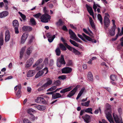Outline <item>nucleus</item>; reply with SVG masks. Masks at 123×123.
Wrapping results in <instances>:
<instances>
[{"instance_id": "0eeeda50", "label": "nucleus", "mask_w": 123, "mask_h": 123, "mask_svg": "<svg viewBox=\"0 0 123 123\" xmlns=\"http://www.w3.org/2000/svg\"><path fill=\"white\" fill-rule=\"evenodd\" d=\"M13 25L14 27L15 32L16 34L19 33L18 27L19 26V23L18 21L16 20H14L12 22Z\"/></svg>"}, {"instance_id": "338daca9", "label": "nucleus", "mask_w": 123, "mask_h": 123, "mask_svg": "<svg viewBox=\"0 0 123 123\" xmlns=\"http://www.w3.org/2000/svg\"><path fill=\"white\" fill-rule=\"evenodd\" d=\"M85 110H81L80 113V115L82 116L83 114H84L85 113Z\"/></svg>"}, {"instance_id": "aec40b11", "label": "nucleus", "mask_w": 123, "mask_h": 123, "mask_svg": "<svg viewBox=\"0 0 123 123\" xmlns=\"http://www.w3.org/2000/svg\"><path fill=\"white\" fill-rule=\"evenodd\" d=\"M82 117L87 123H88L90 122V117L88 115L86 114L85 115L84 117L83 116Z\"/></svg>"}, {"instance_id": "f03ea898", "label": "nucleus", "mask_w": 123, "mask_h": 123, "mask_svg": "<svg viewBox=\"0 0 123 123\" xmlns=\"http://www.w3.org/2000/svg\"><path fill=\"white\" fill-rule=\"evenodd\" d=\"M66 62L64 60V56L63 55H61L60 57L58 58L57 60V65L59 67H61L62 64L65 65Z\"/></svg>"}, {"instance_id": "09e8293b", "label": "nucleus", "mask_w": 123, "mask_h": 123, "mask_svg": "<svg viewBox=\"0 0 123 123\" xmlns=\"http://www.w3.org/2000/svg\"><path fill=\"white\" fill-rule=\"evenodd\" d=\"M18 13L20 15L22 18L24 20H25L26 18L25 15L19 12H18Z\"/></svg>"}, {"instance_id": "7ed1b4c3", "label": "nucleus", "mask_w": 123, "mask_h": 123, "mask_svg": "<svg viewBox=\"0 0 123 123\" xmlns=\"http://www.w3.org/2000/svg\"><path fill=\"white\" fill-rule=\"evenodd\" d=\"M82 35V36L79 34H78L77 35L82 40H84V38H85L89 41H91L92 42H94V43H96V41L95 40H92L91 38L87 36L84 33H83Z\"/></svg>"}, {"instance_id": "6e6d98bb", "label": "nucleus", "mask_w": 123, "mask_h": 123, "mask_svg": "<svg viewBox=\"0 0 123 123\" xmlns=\"http://www.w3.org/2000/svg\"><path fill=\"white\" fill-rule=\"evenodd\" d=\"M72 64V61L71 60H69L68 61L66 65L68 66H71Z\"/></svg>"}, {"instance_id": "412c9836", "label": "nucleus", "mask_w": 123, "mask_h": 123, "mask_svg": "<svg viewBox=\"0 0 123 123\" xmlns=\"http://www.w3.org/2000/svg\"><path fill=\"white\" fill-rule=\"evenodd\" d=\"M48 80L47 82L45 83L43 85V86L45 88L47 87L49 85H50L52 83V81L51 80L49 79Z\"/></svg>"}, {"instance_id": "5701e85b", "label": "nucleus", "mask_w": 123, "mask_h": 123, "mask_svg": "<svg viewBox=\"0 0 123 123\" xmlns=\"http://www.w3.org/2000/svg\"><path fill=\"white\" fill-rule=\"evenodd\" d=\"M85 89V88L84 87L82 88L80 91L79 93L78 94V95L76 98V99H78L81 96V95L83 93L84 90Z\"/></svg>"}, {"instance_id": "c85d7f7f", "label": "nucleus", "mask_w": 123, "mask_h": 123, "mask_svg": "<svg viewBox=\"0 0 123 123\" xmlns=\"http://www.w3.org/2000/svg\"><path fill=\"white\" fill-rule=\"evenodd\" d=\"M69 41L70 43L74 46L77 47H78L79 46L78 44L74 41L70 39L69 40Z\"/></svg>"}, {"instance_id": "0e129e2a", "label": "nucleus", "mask_w": 123, "mask_h": 123, "mask_svg": "<svg viewBox=\"0 0 123 123\" xmlns=\"http://www.w3.org/2000/svg\"><path fill=\"white\" fill-rule=\"evenodd\" d=\"M97 7V6L96 4H95V3L94 2V4L93 6V9H96Z\"/></svg>"}, {"instance_id": "de8ad7c7", "label": "nucleus", "mask_w": 123, "mask_h": 123, "mask_svg": "<svg viewBox=\"0 0 123 123\" xmlns=\"http://www.w3.org/2000/svg\"><path fill=\"white\" fill-rule=\"evenodd\" d=\"M58 78L59 79H61L62 80H64L66 78V76L65 75H62L59 76Z\"/></svg>"}, {"instance_id": "e433bc0d", "label": "nucleus", "mask_w": 123, "mask_h": 123, "mask_svg": "<svg viewBox=\"0 0 123 123\" xmlns=\"http://www.w3.org/2000/svg\"><path fill=\"white\" fill-rule=\"evenodd\" d=\"M36 107L38 110L42 111L44 110L45 108L44 106L40 105L37 106Z\"/></svg>"}, {"instance_id": "bf43d9fd", "label": "nucleus", "mask_w": 123, "mask_h": 123, "mask_svg": "<svg viewBox=\"0 0 123 123\" xmlns=\"http://www.w3.org/2000/svg\"><path fill=\"white\" fill-rule=\"evenodd\" d=\"M102 122L99 121V123H108L104 119L102 120Z\"/></svg>"}, {"instance_id": "49530a36", "label": "nucleus", "mask_w": 123, "mask_h": 123, "mask_svg": "<svg viewBox=\"0 0 123 123\" xmlns=\"http://www.w3.org/2000/svg\"><path fill=\"white\" fill-rule=\"evenodd\" d=\"M44 65L43 64H42L38 66L37 68V70H40L42 69Z\"/></svg>"}, {"instance_id": "6e6552de", "label": "nucleus", "mask_w": 123, "mask_h": 123, "mask_svg": "<svg viewBox=\"0 0 123 123\" xmlns=\"http://www.w3.org/2000/svg\"><path fill=\"white\" fill-rule=\"evenodd\" d=\"M113 115L114 120L116 123H123L121 117H118L115 113H113Z\"/></svg>"}, {"instance_id": "72a5a7b5", "label": "nucleus", "mask_w": 123, "mask_h": 123, "mask_svg": "<svg viewBox=\"0 0 123 123\" xmlns=\"http://www.w3.org/2000/svg\"><path fill=\"white\" fill-rule=\"evenodd\" d=\"M23 28L25 31H31L32 30V28L30 26H24Z\"/></svg>"}, {"instance_id": "b1692460", "label": "nucleus", "mask_w": 123, "mask_h": 123, "mask_svg": "<svg viewBox=\"0 0 123 123\" xmlns=\"http://www.w3.org/2000/svg\"><path fill=\"white\" fill-rule=\"evenodd\" d=\"M88 78L90 80L92 81L93 80V78L92 73L91 72H89L88 73Z\"/></svg>"}, {"instance_id": "4d7b16f0", "label": "nucleus", "mask_w": 123, "mask_h": 123, "mask_svg": "<svg viewBox=\"0 0 123 123\" xmlns=\"http://www.w3.org/2000/svg\"><path fill=\"white\" fill-rule=\"evenodd\" d=\"M101 112V110L100 108L99 107L98 109L96 110L94 112V113L95 114H98L99 112V111Z\"/></svg>"}, {"instance_id": "7c9ffc66", "label": "nucleus", "mask_w": 123, "mask_h": 123, "mask_svg": "<svg viewBox=\"0 0 123 123\" xmlns=\"http://www.w3.org/2000/svg\"><path fill=\"white\" fill-rule=\"evenodd\" d=\"M90 102V100H88L86 102L82 103H81V105L82 106H84L86 107H88L89 106Z\"/></svg>"}, {"instance_id": "f257e3e1", "label": "nucleus", "mask_w": 123, "mask_h": 123, "mask_svg": "<svg viewBox=\"0 0 123 123\" xmlns=\"http://www.w3.org/2000/svg\"><path fill=\"white\" fill-rule=\"evenodd\" d=\"M106 110L105 111V113L107 118L111 123H113V121L111 115V105L108 103L106 105Z\"/></svg>"}, {"instance_id": "cd10ccee", "label": "nucleus", "mask_w": 123, "mask_h": 123, "mask_svg": "<svg viewBox=\"0 0 123 123\" xmlns=\"http://www.w3.org/2000/svg\"><path fill=\"white\" fill-rule=\"evenodd\" d=\"M32 50V47H31L28 48L26 51V54H27L28 55H30L31 53Z\"/></svg>"}, {"instance_id": "5fc2aeb1", "label": "nucleus", "mask_w": 123, "mask_h": 123, "mask_svg": "<svg viewBox=\"0 0 123 123\" xmlns=\"http://www.w3.org/2000/svg\"><path fill=\"white\" fill-rule=\"evenodd\" d=\"M23 122L24 123H31L30 121L27 118H25Z\"/></svg>"}, {"instance_id": "dca6fc26", "label": "nucleus", "mask_w": 123, "mask_h": 123, "mask_svg": "<svg viewBox=\"0 0 123 123\" xmlns=\"http://www.w3.org/2000/svg\"><path fill=\"white\" fill-rule=\"evenodd\" d=\"M86 7L89 13L91 15H93V12L92 7L87 4L86 5Z\"/></svg>"}, {"instance_id": "20e7f679", "label": "nucleus", "mask_w": 123, "mask_h": 123, "mask_svg": "<svg viewBox=\"0 0 123 123\" xmlns=\"http://www.w3.org/2000/svg\"><path fill=\"white\" fill-rule=\"evenodd\" d=\"M51 18L49 14L45 13L42 15L40 17L41 21L44 23H47L48 22V20Z\"/></svg>"}, {"instance_id": "2f4dec72", "label": "nucleus", "mask_w": 123, "mask_h": 123, "mask_svg": "<svg viewBox=\"0 0 123 123\" xmlns=\"http://www.w3.org/2000/svg\"><path fill=\"white\" fill-rule=\"evenodd\" d=\"M92 108H88L85 110V111L86 112L90 113L91 114H92Z\"/></svg>"}, {"instance_id": "8fccbe9b", "label": "nucleus", "mask_w": 123, "mask_h": 123, "mask_svg": "<svg viewBox=\"0 0 123 123\" xmlns=\"http://www.w3.org/2000/svg\"><path fill=\"white\" fill-rule=\"evenodd\" d=\"M41 14L40 13H38L34 15H33V16L37 18H38L41 15Z\"/></svg>"}, {"instance_id": "423d86ee", "label": "nucleus", "mask_w": 123, "mask_h": 123, "mask_svg": "<svg viewBox=\"0 0 123 123\" xmlns=\"http://www.w3.org/2000/svg\"><path fill=\"white\" fill-rule=\"evenodd\" d=\"M109 16L108 13H105V16L104 17V23L105 25L107 27H108L110 25V21L109 19Z\"/></svg>"}, {"instance_id": "a211bd4d", "label": "nucleus", "mask_w": 123, "mask_h": 123, "mask_svg": "<svg viewBox=\"0 0 123 123\" xmlns=\"http://www.w3.org/2000/svg\"><path fill=\"white\" fill-rule=\"evenodd\" d=\"M8 14V12L5 11L0 13V18H4L7 16Z\"/></svg>"}, {"instance_id": "13d9d810", "label": "nucleus", "mask_w": 123, "mask_h": 123, "mask_svg": "<svg viewBox=\"0 0 123 123\" xmlns=\"http://www.w3.org/2000/svg\"><path fill=\"white\" fill-rule=\"evenodd\" d=\"M45 88L44 87V86H43V85L42 86L40 87L39 88L38 90L39 91H41L43 90Z\"/></svg>"}, {"instance_id": "680f3d73", "label": "nucleus", "mask_w": 123, "mask_h": 123, "mask_svg": "<svg viewBox=\"0 0 123 123\" xmlns=\"http://www.w3.org/2000/svg\"><path fill=\"white\" fill-rule=\"evenodd\" d=\"M48 58H46L45 59V60L44 61V62L45 63V64H47L48 63Z\"/></svg>"}, {"instance_id": "37998d69", "label": "nucleus", "mask_w": 123, "mask_h": 123, "mask_svg": "<svg viewBox=\"0 0 123 123\" xmlns=\"http://www.w3.org/2000/svg\"><path fill=\"white\" fill-rule=\"evenodd\" d=\"M43 61V59H39L36 62V63L35 64V65L36 66L38 65L39 64L41 63Z\"/></svg>"}, {"instance_id": "603ef678", "label": "nucleus", "mask_w": 123, "mask_h": 123, "mask_svg": "<svg viewBox=\"0 0 123 123\" xmlns=\"http://www.w3.org/2000/svg\"><path fill=\"white\" fill-rule=\"evenodd\" d=\"M112 24L113 25V26L112 27V28H113L114 29H116L117 27L116 26V25L115 24V20H112Z\"/></svg>"}, {"instance_id": "c9c22d12", "label": "nucleus", "mask_w": 123, "mask_h": 123, "mask_svg": "<svg viewBox=\"0 0 123 123\" xmlns=\"http://www.w3.org/2000/svg\"><path fill=\"white\" fill-rule=\"evenodd\" d=\"M73 52L75 55H79L80 54V53L79 51L74 48L73 49Z\"/></svg>"}, {"instance_id": "c756f323", "label": "nucleus", "mask_w": 123, "mask_h": 123, "mask_svg": "<svg viewBox=\"0 0 123 123\" xmlns=\"http://www.w3.org/2000/svg\"><path fill=\"white\" fill-rule=\"evenodd\" d=\"M110 78L113 81H115L117 80V77L115 75H112L110 76Z\"/></svg>"}, {"instance_id": "a18cd8bd", "label": "nucleus", "mask_w": 123, "mask_h": 123, "mask_svg": "<svg viewBox=\"0 0 123 123\" xmlns=\"http://www.w3.org/2000/svg\"><path fill=\"white\" fill-rule=\"evenodd\" d=\"M54 84L56 86H58L61 84V82L59 80H57L54 82Z\"/></svg>"}, {"instance_id": "39448f33", "label": "nucleus", "mask_w": 123, "mask_h": 123, "mask_svg": "<svg viewBox=\"0 0 123 123\" xmlns=\"http://www.w3.org/2000/svg\"><path fill=\"white\" fill-rule=\"evenodd\" d=\"M69 33L70 35V38L76 41L80 42V40L77 37L75 33L71 30H69Z\"/></svg>"}, {"instance_id": "2eb2a0df", "label": "nucleus", "mask_w": 123, "mask_h": 123, "mask_svg": "<svg viewBox=\"0 0 123 123\" xmlns=\"http://www.w3.org/2000/svg\"><path fill=\"white\" fill-rule=\"evenodd\" d=\"M77 89V88L76 87L74 88L72 90L69 92V94L68 95V96L69 97H70L73 96L76 92Z\"/></svg>"}, {"instance_id": "ea45409f", "label": "nucleus", "mask_w": 123, "mask_h": 123, "mask_svg": "<svg viewBox=\"0 0 123 123\" xmlns=\"http://www.w3.org/2000/svg\"><path fill=\"white\" fill-rule=\"evenodd\" d=\"M57 25L58 26H61L63 25V23L61 19H59L58 22L57 23Z\"/></svg>"}, {"instance_id": "6ab92c4d", "label": "nucleus", "mask_w": 123, "mask_h": 123, "mask_svg": "<svg viewBox=\"0 0 123 123\" xmlns=\"http://www.w3.org/2000/svg\"><path fill=\"white\" fill-rule=\"evenodd\" d=\"M62 97L61 95L58 93H56L52 94V97L54 99L60 98Z\"/></svg>"}, {"instance_id": "393cba45", "label": "nucleus", "mask_w": 123, "mask_h": 123, "mask_svg": "<svg viewBox=\"0 0 123 123\" xmlns=\"http://www.w3.org/2000/svg\"><path fill=\"white\" fill-rule=\"evenodd\" d=\"M3 35L2 33L0 34V45L1 46L3 44Z\"/></svg>"}, {"instance_id": "79ce46f5", "label": "nucleus", "mask_w": 123, "mask_h": 123, "mask_svg": "<svg viewBox=\"0 0 123 123\" xmlns=\"http://www.w3.org/2000/svg\"><path fill=\"white\" fill-rule=\"evenodd\" d=\"M59 47L62 50H65L66 49L65 47L61 43L60 44Z\"/></svg>"}, {"instance_id": "1a4fd4ad", "label": "nucleus", "mask_w": 123, "mask_h": 123, "mask_svg": "<svg viewBox=\"0 0 123 123\" xmlns=\"http://www.w3.org/2000/svg\"><path fill=\"white\" fill-rule=\"evenodd\" d=\"M63 73L68 74L70 73L72 71V69L69 67H65L63 68L62 70Z\"/></svg>"}, {"instance_id": "a19ab883", "label": "nucleus", "mask_w": 123, "mask_h": 123, "mask_svg": "<svg viewBox=\"0 0 123 123\" xmlns=\"http://www.w3.org/2000/svg\"><path fill=\"white\" fill-rule=\"evenodd\" d=\"M57 87L56 86H53L51 87L47 90V91H51L56 89Z\"/></svg>"}, {"instance_id": "c03bdc74", "label": "nucleus", "mask_w": 123, "mask_h": 123, "mask_svg": "<svg viewBox=\"0 0 123 123\" xmlns=\"http://www.w3.org/2000/svg\"><path fill=\"white\" fill-rule=\"evenodd\" d=\"M64 45L67 48L70 50H72V48L67 43H64Z\"/></svg>"}, {"instance_id": "774afa93", "label": "nucleus", "mask_w": 123, "mask_h": 123, "mask_svg": "<svg viewBox=\"0 0 123 123\" xmlns=\"http://www.w3.org/2000/svg\"><path fill=\"white\" fill-rule=\"evenodd\" d=\"M47 36L48 38H49L50 37H52V36L49 33H48L47 34Z\"/></svg>"}, {"instance_id": "3c124183", "label": "nucleus", "mask_w": 123, "mask_h": 123, "mask_svg": "<svg viewBox=\"0 0 123 123\" xmlns=\"http://www.w3.org/2000/svg\"><path fill=\"white\" fill-rule=\"evenodd\" d=\"M37 117H35L33 115H31V118L32 120L34 121L36 120H37Z\"/></svg>"}, {"instance_id": "4be33fe9", "label": "nucleus", "mask_w": 123, "mask_h": 123, "mask_svg": "<svg viewBox=\"0 0 123 123\" xmlns=\"http://www.w3.org/2000/svg\"><path fill=\"white\" fill-rule=\"evenodd\" d=\"M44 73V72L43 71L41 70L39 71L35 76V78H39L40 76H42Z\"/></svg>"}, {"instance_id": "f8f14e48", "label": "nucleus", "mask_w": 123, "mask_h": 123, "mask_svg": "<svg viewBox=\"0 0 123 123\" xmlns=\"http://www.w3.org/2000/svg\"><path fill=\"white\" fill-rule=\"evenodd\" d=\"M28 35V34L27 33H24L23 34L22 36L21 40V43H23L25 42L27 38Z\"/></svg>"}, {"instance_id": "e2e57ef3", "label": "nucleus", "mask_w": 123, "mask_h": 123, "mask_svg": "<svg viewBox=\"0 0 123 123\" xmlns=\"http://www.w3.org/2000/svg\"><path fill=\"white\" fill-rule=\"evenodd\" d=\"M62 29L63 30L65 31H68V29H67V28L66 27L65 25H64L63 26L62 28Z\"/></svg>"}, {"instance_id": "9b49d317", "label": "nucleus", "mask_w": 123, "mask_h": 123, "mask_svg": "<svg viewBox=\"0 0 123 123\" xmlns=\"http://www.w3.org/2000/svg\"><path fill=\"white\" fill-rule=\"evenodd\" d=\"M5 36V41L7 42L9 40L10 37V33L9 31L7 30L6 31Z\"/></svg>"}, {"instance_id": "4c0bfd02", "label": "nucleus", "mask_w": 123, "mask_h": 123, "mask_svg": "<svg viewBox=\"0 0 123 123\" xmlns=\"http://www.w3.org/2000/svg\"><path fill=\"white\" fill-rule=\"evenodd\" d=\"M55 37V35H54L52 37H50L48 38V40L49 42L50 43L52 42L53 40H54V38Z\"/></svg>"}, {"instance_id": "9d476101", "label": "nucleus", "mask_w": 123, "mask_h": 123, "mask_svg": "<svg viewBox=\"0 0 123 123\" xmlns=\"http://www.w3.org/2000/svg\"><path fill=\"white\" fill-rule=\"evenodd\" d=\"M34 59L32 58H30L27 62L26 64V67L28 68L30 67L33 63Z\"/></svg>"}, {"instance_id": "864d4df0", "label": "nucleus", "mask_w": 123, "mask_h": 123, "mask_svg": "<svg viewBox=\"0 0 123 123\" xmlns=\"http://www.w3.org/2000/svg\"><path fill=\"white\" fill-rule=\"evenodd\" d=\"M34 110L32 108L30 109L27 110V112L31 114V113L33 112Z\"/></svg>"}, {"instance_id": "ddd939ff", "label": "nucleus", "mask_w": 123, "mask_h": 123, "mask_svg": "<svg viewBox=\"0 0 123 123\" xmlns=\"http://www.w3.org/2000/svg\"><path fill=\"white\" fill-rule=\"evenodd\" d=\"M35 101L38 103H44L45 102V101L43 98L40 97L37 98Z\"/></svg>"}, {"instance_id": "4468645a", "label": "nucleus", "mask_w": 123, "mask_h": 123, "mask_svg": "<svg viewBox=\"0 0 123 123\" xmlns=\"http://www.w3.org/2000/svg\"><path fill=\"white\" fill-rule=\"evenodd\" d=\"M72 87L70 86L69 87L63 89L61 90L60 92L62 93H64L66 92L70 91L72 89Z\"/></svg>"}, {"instance_id": "f704fd0d", "label": "nucleus", "mask_w": 123, "mask_h": 123, "mask_svg": "<svg viewBox=\"0 0 123 123\" xmlns=\"http://www.w3.org/2000/svg\"><path fill=\"white\" fill-rule=\"evenodd\" d=\"M55 52L57 55L59 56L61 54V51L59 48H56L55 50Z\"/></svg>"}, {"instance_id": "58836bf2", "label": "nucleus", "mask_w": 123, "mask_h": 123, "mask_svg": "<svg viewBox=\"0 0 123 123\" xmlns=\"http://www.w3.org/2000/svg\"><path fill=\"white\" fill-rule=\"evenodd\" d=\"M97 17L98 20L99 21L100 23L102 24V19L101 15L100 14H98V15Z\"/></svg>"}, {"instance_id": "f3484780", "label": "nucleus", "mask_w": 123, "mask_h": 123, "mask_svg": "<svg viewBox=\"0 0 123 123\" xmlns=\"http://www.w3.org/2000/svg\"><path fill=\"white\" fill-rule=\"evenodd\" d=\"M35 70H30L27 73V76L28 77H30L32 76L35 74Z\"/></svg>"}, {"instance_id": "473e14b6", "label": "nucleus", "mask_w": 123, "mask_h": 123, "mask_svg": "<svg viewBox=\"0 0 123 123\" xmlns=\"http://www.w3.org/2000/svg\"><path fill=\"white\" fill-rule=\"evenodd\" d=\"M30 23L33 25H35L36 24L35 20L34 18H31L30 20Z\"/></svg>"}, {"instance_id": "bb28decb", "label": "nucleus", "mask_w": 123, "mask_h": 123, "mask_svg": "<svg viewBox=\"0 0 123 123\" xmlns=\"http://www.w3.org/2000/svg\"><path fill=\"white\" fill-rule=\"evenodd\" d=\"M116 29H113V28H112V29L110 30L109 31L110 34L111 36H113L115 35V30Z\"/></svg>"}, {"instance_id": "052dcab7", "label": "nucleus", "mask_w": 123, "mask_h": 123, "mask_svg": "<svg viewBox=\"0 0 123 123\" xmlns=\"http://www.w3.org/2000/svg\"><path fill=\"white\" fill-rule=\"evenodd\" d=\"M20 90H19L16 94V95L18 98H19L20 96Z\"/></svg>"}, {"instance_id": "69168bd1", "label": "nucleus", "mask_w": 123, "mask_h": 123, "mask_svg": "<svg viewBox=\"0 0 123 123\" xmlns=\"http://www.w3.org/2000/svg\"><path fill=\"white\" fill-rule=\"evenodd\" d=\"M83 67L84 69H85L87 68V65L86 64H83Z\"/></svg>"}, {"instance_id": "a878e982", "label": "nucleus", "mask_w": 123, "mask_h": 123, "mask_svg": "<svg viewBox=\"0 0 123 123\" xmlns=\"http://www.w3.org/2000/svg\"><path fill=\"white\" fill-rule=\"evenodd\" d=\"M89 19L90 23L91 25V26L93 28H95V25L94 24V22L93 21V20H92V18L91 17H90L89 18Z\"/></svg>"}]
</instances>
